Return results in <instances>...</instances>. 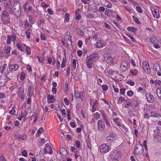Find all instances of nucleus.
<instances>
[{
	"label": "nucleus",
	"instance_id": "1",
	"mask_svg": "<svg viewBox=\"0 0 161 161\" xmlns=\"http://www.w3.org/2000/svg\"><path fill=\"white\" fill-rule=\"evenodd\" d=\"M100 56L97 52H95L87 56L86 58V62L87 67L91 69L93 66L94 62L98 59Z\"/></svg>",
	"mask_w": 161,
	"mask_h": 161
},
{
	"label": "nucleus",
	"instance_id": "2",
	"mask_svg": "<svg viewBox=\"0 0 161 161\" xmlns=\"http://www.w3.org/2000/svg\"><path fill=\"white\" fill-rule=\"evenodd\" d=\"M9 13L6 11H3L1 18V21L4 24H9L10 23V18L9 15Z\"/></svg>",
	"mask_w": 161,
	"mask_h": 161
},
{
	"label": "nucleus",
	"instance_id": "3",
	"mask_svg": "<svg viewBox=\"0 0 161 161\" xmlns=\"http://www.w3.org/2000/svg\"><path fill=\"white\" fill-rule=\"evenodd\" d=\"M143 147L142 145L139 142L135 146L134 149V154L140 155L143 153Z\"/></svg>",
	"mask_w": 161,
	"mask_h": 161
},
{
	"label": "nucleus",
	"instance_id": "4",
	"mask_svg": "<svg viewBox=\"0 0 161 161\" xmlns=\"http://www.w3.org/2000/svg\"><path fill=\"white\" fill-rule=\"evenodd\" d=\"M104 60L107 63L108 65L113 64H114V61L113 58L110 54L106 53L104 54Z\"/></svg>",
	"mask_w": 161,
	"mask_h": 161
},
{
	"label": "nucleus",
	"instance_id": "5",
	"mask_svg": "<svg viewBox=\"0 0 161 161\" xmlns=\"http://www.w3.org/2000/svg\"><path fill=\"white\" fill-rule=\"evenodd\" d=\"M5 10L4 11H6L9 12L11 14L13 13V11L12 8V5L10 1H7L4 3Z\"/></svg>",
	"mask_w": 161,
	"mask_h": 161
},
{
	"label": "nucleus",
	"instance_id": "6",
	"mask_svg": "<svg viewBox=\"0 0 161 161\" xmlns=\"http://www.w3.org/2000/svg\"><path fill=\"white\" fill-rule=\"evenodd\" d=\"M150 42L153 44V46L156 48H159L160 46L159 44V41L157 38L155 36H153L150 39Z\"/></svg>",
	"mask_w": 161,
	"mask_h": 161
},
{
	"label": "nucleus",
	"instance_id": "7",
	"mask_svg": "<svg viewBox=\"0 0 161 161\" xmlns=\"http://www.w3.org/2000/svg\"><path fill=\"white\" fill-rule=\"evenodd\" d=\"M118 157V153L116 151L112 152L109 156V161H119Z\"/></svg>",
	"mask_w": 161,
	"mask_h": 161
},
{
	"label": "nucleus",
	"instance_id": "8",
	"mask_svg": "<svg viewBox=\"0 0 161 161\" xmlns=\"http://www.w3.org/2000/svg\"><path fill=\"white\" fill-rule=\"evenodd\" d=\"M99 149L101 153H107L110 150L109 146L106 144H103L101 145L100 146Z\"/></svg>",
	"mask_w": 161,
	"mask_h": 161
},
{
	"label": "nucleus",
	"instance_id": "9",
	"mask_svg": "<svg viewBox=\"0 0 161 161\" xmlns=\"http://www.w3.org/2000/svg\"><path fill=\"white\" fill-rule=\"evenodd\" d=\"M143 69L145 72L148 74L150 73V69L149 64L147 61H144L142 63Z\"/></svg>",
	"mask_w": 161,
	"mask_h": 161
},
{
	"label": "nucleus",
	"instance_id": "10",
	"mask_svg": "<svg viewBox=\"0 0 161 161\" xmlns=\"http://www.w3.org/2000/svg\"><path fill=\"white\" fill-rule=\"evenodd\" d=\"M45 154H51L52 153V150L51 145L48 143L46 144L45 147V148L44 150Z\"/></svg>",
	"mask_w": 161,
	"mask_h": 161
},
{
	"label": "nucleus",
	"instance_id": "11",
	"mask_svg": "<svg viewBox=\"0 0 161 161\" xmlns=\"http://www.w3.org/2000/svg\"><path fill=\"white\" fill-rule=\"evenodd\" d=\"M98 130H103L105 127V124L104 121L102 120H99L97 122Z\"/></svg>",
	"mask_w": 161,
	"mask_h": 161
},
{
	"label": "nucleus",
	"instance_id": "12",
	"mask_svg": "<svg viewBox=\"0 0 161 161\" xmlns=\"http://www.w3.org/2000/svg\"><path fill=\"white\" fill-rule=\"evenodd\" d=\"M14 137L19 141H21L26 139L27 138V136L26 135H20L19 134H17L15 135Z\"/></svg>",
	"mask_w": 161,
	"mask_h": 161
},
{
	"label": "nucleus",
	"instance_id": "13",
	"mask_svg": "<svg viewBox=\"0 0 161 161\" xmlns=\"http://www.w3.org/2000/svg\"><path fill=\"white\" fill-rule=\"evenodd\" d=\"M153 69L154 71L157 72V74L158 75L160 76L161 75V73L160 72V65L158 63L154 64L153 66Z\"/></svg>",
	"mask_w": 161,
	"mask_h": 161
},
{
	"label": "nucleus",
	"instance_id": "14",
	"mask_svg": "<svg viewBox=\"0 0 161 161\" xmlns=\"http://www.w3.org/2000/svg\"><path fill=\"white\" fill-rule=\"evenodd\" d=\"M7 43L8 44L11 43V41H15L16 39V36L14 35H8L7 36Z\"/></svg>",
	"mask_w": 161,
	"mask_h": 161
},
{
	"label": "nucleus",
	"instance_id": "15",
	"mask_svg": "<svg viewBox=\"0 0 161 161\" xmlns=\"http://www.w3.org/2000/svg\"><path fill=\"white\" fill-rule=\"evenodd\" d=\"M115 136L116 134L114 133H110L109 135L106 138L107 141L109 142H113L114 140V137Z\"/></svg>",
	"mask_w": 161,
	"mask_h": 161
},
{
	"label": "nucleus",
	"instance_id": "16",
	"mask_svg": "<svg viewBox=\"0 0 161 161\" xmlns=\"http://www.w3.org/2000/svg\"><path fill=\"white\" fill-rule=\"evenodd\" d=\"M153 17L154 18H158L160 15L158 11V10L155 8H154L152 9Z\"/></svg>",
	"mask_w": 161,
	"mask_h": 161
},
{
	"label": "nucleus",
	"instance_id": "17",
	"mask_svg": "<svg viewBox=\"0 0 161 161\" xmlns=\"http://www.w3.org/2000/svg\"><path fill=\"white\" fill-rule=\"evenodd\" d=\"M47 101L48 103H54L56 101L54 96L51 95L50 94H47Z\"/></svg>",
	"mask_w": 161,
	"mask_h": 161
},
{
	"label": "nucleus",
	"instance_id": "18",
	"mask_svg": "<svg viewBox=\"0 0 161 161\" xmlns=\"http://www.w3.org/2000/svg\"><path fill=\"white\" fill-rule=\"evenodd\" d=\"M127 63L125 61H123L121 63L120 66V69L122 71H125L127 68Z\"/></svg>",
	"mask_w": 161,
	"mask_h": 161
},
{
	"label": "nucleus",
	"instance_id": "19",
	"mask_svg": "<svg viewBox=\"0 0 161 161\" xmlns=\"http://www.w3.org/2000/svg\"><path fill=\"white\" fill-rule=\"evenodd\" d=\"M146 97L148 102L149 103H152L154 101V99L153 96L150 93L146 94Z\"/></svg>",
	"mask_w": 161,
	"mask_h": 161
},
{
	"label": "nucleus",
	"instance_id": "20",
	"mask_svg": "<svg viewBox=\"0 0 161 161\" xmlns=\"http://www.w3.org/2000/svg\"><path fill=\"white\" fill-rule=\"evenodd\" d=\"M151 111L149 108H147L145 110L144 115V117L145 119H148L151 117Z\"/></svg>",
	"mask_w": 161,
	"mask_h": 161
},
{
	"label": "nucleus",
	"instance_id": "21",
	"mask_svg": "<svg viewBox=\"0 0 161 161\" xmlns=\"http://www.w3.org/2000/svg\"><path fill=\"white\" fill-rule=\"evenodd\" d=\"M150 114L151 117H154L159 118L161 117V115L159 113L155 111H151Z\"/></svg>",
	"mask_w": 161,
	"mask_h": 161
},
{
	"label": "nucleus",
	"instance_id": "22",
	"mask_svg": "<svg viewBox=\"0 0 161 161\" xmlns=\"http://www.w3.org/2000/svg\"><path fill=\"white\" fill-rule=\"evenodd\" d=\"M19 68V66L17 64H11L9 67V70L11 71H14L17 70Z\"/></svg>",
	"mask_w": 161,
	"mask_h": 161
},
{
	"label": "nucleus",
	"instance_id": "23",
	"mask_svg": "<svg viewBox=\"0 0 161 161\" xmlns=\"http://www.w3.org/2000/svg\"><path fill=\"white\" fill-rule=\"evenodd\" d=\"M97 44L96 47L97 48H100L101 47H103L106 45V43L103 42L101 41H99L96 43Z\"/></svg>",
	"mask_w": 161,
	"mask_h": 161
},
{
	"label": "nucleus",
	"instance_id": "24",
	"mask_svg": "<svg viewBox=\"0 0 161 161\" xmlns=\"http://www.w3.org/2000/svg\"><path fill=\"white\" fill-rule=\"evenodd\" d=\"M20 5L18 1H15L14 2L13 8L14 10H19L20 9Z\"/></svg>",
	"mask_w": 161,
	"mask_h": 161
},
{
	"label": "nucleus",
	"instance_id": "25",
	"mask_svg": "<svg viewBox=\"0 0 161 161\" xmlns=\"http://www.w3.org/2000/svg\"><path fill=\"white\" fill-rule=\"evenodd\" d=\"M24 92V89H23L22 90H20L18 92V96L22 100H23L24 98L25 95Z\"/></svg>",
	"mask_w": 161,
	"mask_h": 161
},
{
	"label": "nucleus",
	"instance_id": "26",
	"mask_svg": "<svg viewBox=\"0 0 161 161\" xmlns=\"http://www.w3.org/2000/svg\"><path fill=\"white\" fill-rule=\"evenodd\" d=\"M98 104L99 102L98 101L96 100L94 101L92 104V112H94L96 110Z\"/></svg>",
	"mask_w": 161,
	"mask_h": 161
},
{
	"label": "nucleus",
	"instance_id": "27",
	"mask_svg": "<svg viewBox=\"0 0 161 161\" xmlns=\"http://www.w3.org/2000/svg\"><path fill=\"white\" fill-rule=\"evenodd\" d=\"M34 92L33 87L30 86L28 90V95L29 97H31L33 95Z\"/></svg>",
	"mask_w": 161,
	"mask_h": 161
},
{
	"label": "nucleus",
	"instance_id": "28",
	"mask_svg": "<svg viewBox=\"0 0 161 161\" xmlns=\"http://www.w3.org/2000/svg\"><path fill=\"white\" fill-rule=\"evenodd\" d=\"M104 73L106 76H108L113 75L115 73V71L110 70H106Z\"/></svg>",
	"mask_w": 161,
	"mask_h": 161
},
{
	"label": "nucleus",
	"instance_id": "29",
	"mask_svg": "<svg viewBox=\"0 0 161 161\" xmlns=\"http://www.w3.org/2000/svg\"><path fill=\"white\" fill-rule=\"evenodd\" d=\"M25 29H27L28 30H30L31 28V26L28 20H26L25 21Z\"/></svg>",
	"mask_w": 161,
	"mask_h": 161
},
{
	"label": "nucleus",
	"instance_id": "30",
	"mask_svg": "<svg viewBox=\"0 0 161 161\" xmlns=\"http://www.w3.org/2000/svg\"><path fill=\"white\" fill-rule=\"evenodd\" d=\"M118 126L119 128L121 129V130L123 131H125L127 132L128 131V128L126 127L124 125H122L121 123Z\"/></svg>",
	"mask_w": 161,
	"mask_h": 161
},
{
	"label": "nucleus",
	"instance_id": "31",
	"mask_svg": "<svg viewBox=\"0 0 161 161\" xmlns=\"http://www.w3.org/2000/svg\"><path fill=\"white\" fill-rule=\"evenodd\" d=\"M125 9L129 13H130L132 11V7L129 6L123 5Z\"/></svg>",
	"mask_w": 161,
	"mask_h": 161
},
{
	"label": "nucleus",
	"instance_id": "32",
	"mask_svg": "<svg viewBox=\"0 0 161 161\" xmlns=\"http://www.w3.org/2000/svg\"><path fill=\"white\" fill-rule=\"evenodd\" d=\"M121 120L119 118H115L114 119V122L118 126L121 124Z\"/></svg>",
	"mask_w": 161,
	"mask_h": 161
},
{
	"label": "nucleus",
	"instance_id": "33",
	"mask_svg": "<svg viewBox=\"0 0 161 161\" xmlns=\"http://www.w3.org/2000/svg\"><path fill=\"white\" fill-rule=\"evenodd\" d=\"M70 15L68 13H66L65 14L64 17V22L65 23L68 22L70 19Z\"/></svg>",
	"mask_w": 161,
	"mask_h": 161
},
{
	"label": "nucleus",
	"instance_id": "34",
	"mask_svg": "<svg viewBox=\"0 0 161 161\" xmlns=\"http://www.w3.org/2000/svg\"><path fill=\"white\" fill-rule=\"evenodd\" d=\"M24 46L25 47V53L27 55H30L31 53L30 47L25 45H24Z\"/></svg>",
	"mask_w": 161,
	"mask_h": 161
},
{
	"label": "nucleus",
	"instance_id": "35",
	"mask_svg": "<svg viewBox=\"0 0 161 161\" xmlns=\"http://www.w3.org/2000/svg\"><path fill=\"white\" fill-rule=\"evenodd\" d=\"M128 113L129 114V116H130V119H129V120L132 122V121L131 120V119L133 118V117H134L135 116V114L132 112L131 111L129 110L128 112Z\"/></svg>",
	"mask_w": 161,
	"mask_h": 161
},
{
	"label": "nucleus",
	"instance_id": "36",
	"mask_svg": "<svg viewBox=\"0 0 161 161\" xmlns=\"http://www.w3.org/2000/svg\"><path fill=\"white\" fill-rule=\"evenodd\" d=\"M123 101L126 102V100H125L124 98L122 97H120L118 99H117V103L118 104H121Z\"/></svg>",
	"mask_w": 161,
	"mask_h": 161
},
{
	"label": "nucleus",
	"instance_id": "37",
	"mask_svg": "<svg viewBox=\"0 0 161 161\" xmlns=\"http://www.w3.org/2000/svg\"><path fill=\"white\" fill-rule=\"evenodd\" d=\"M64 39L65 41L68 43V42H71V38L70 35H66L64 36Z\"/></svg>",
	"mask_w": 161,
	"mask_h": 161
},
{
	"label": "nucleus",
	"instance_id": "38",
	"mask_svg": "<svg viewBox=\"0 0 161 161\" xmlns=\"http://www.w3.org/2000/svg\"><path fill=\"white\" fill-rule=\"evenodd\" d=\"M155 85L156 88H159L161 84V81L159 80H155Z\"/></svg>",
	"mask_w": 161,
	"mask_h": 161
},
{
	"label": "nucleus",
	"instance_id": "39",
	"mask_svg": "<svg viewBox=\"0 0 161 161\" xmlns=\"http://www.w3.org/2000/svg\"><path fill=\"white\" fill-rule=\"evenodd\" d=\"M156 92L158 97L161 100V89L159 88H157Z\"/></svg>",
	"mask_w": 161,
	"mask_h": 161
},
{
	"label": "nucleus",
	"instance_id": "40",
	"mask_svg": "<svg viewBox=\"0 0 161 161\" xmlns=\"http://www.w3.org/2000/svg\"><path fill=\"white\" fill-rule=\"evenodd\" d=\"M127 30L129 31L134 32L136 31V29L133 26H129L127 28Z\"/></svg>",
	"mask_w": 161,
	"mask_h": 161
},
{
	"label": "nucleus",
	"instance_id": "41",
	"mask_svg": "<svg viewBox=\"0 0 161 161\" xmlns=\"http://www.w3.org/2000/svg\"><path fill=\"white\" fill-rule=\"evenodd\" d=\"M16 47L17 48L21 51L22 52L24 51V48L22 46L21 44L19 43L16 44Z\"/></svg>",
	"mask_w": 161,
	"mask_h": 161
},
{
	"label": "nucleus",
	"instance_id": "42",
	"mask_svg": "<svg viewBox=\"0 0 161 161\" xmlns=\"http://www.w3.org/2000/svg\"><path fill=\"white\" fill-rule=\"evenodd\" d=\"M100 117V114L98 112H97L94 114V118L96 120L99 119Z\"/></svg>",
	"mask_w": 161,
	"mask_h": 161
},
{
	"label": "nucleus",
	"instance_id": "43",
	"mask_svg": "<svg viewBox=\"0 0 161 161\" xmlns=\"http://www.w3.org/2000/svg\"><path fill=\"white\" fill-rule=\"evenodd\" d=\"M125 102L126 103L125 104V108H128L129 107L132 106V103L131 102L127 101Z\"/></svg>",
	"mask_w": 161,
	"mask_h": 161
},
{
	"label": "nucleus",
	"instance_id": "44",
	"mask_svg": "<svg viewBox=\"0 0 161 161\" xmlns=\"http://www.w3.org/2000/svg\"><path fill=\"white\" fill-rule=\"evenodd\" d=\"M66 62V58H63L62 59V61L61 65V67L62 68H63L65 67Z\"/></svg>",
	"mask_w": 161,
	"mask_h": 161
},
{
	"label": "nucleus",
	"instance_id": "45",
	"mask_svg": "<svg viewBox=\"0 0 161 161\" xmlns=\"http://www.w3.org/2000/svg\"><path fill=\"white\" fill-rule=\"evenodd\" d=\"M75 96L77 98H79L81 97V94L77 90H75Z\"/></svg>",
	"mask_w": 161,
	"mask_h": 161
},
{
	"label": "nucleus",
	"instance_id": "46",
	"mask_svg": "<svg viewBox=\"0 0 161 161\" xmlns=\"http://www.w3.org/2000/svg\"><path fill=\"white\" fill-rule=\"evenodd\" d=\"M7 64H3V67L0 71V73H1L2 74H3L4 71L6 70L7 67Z\"/></svg>",
	"mask_w": 161,
	"mask_h": 161
},
{
	"label": "nucleus",
	"instance_id": "47",
	"mask_svg": "<svg viewBox=\"0 0 161 161\" xmlns=\"http://www.w3.org/2000/svg\"><path fill=\"white\" fill-rule=\"evenodd\" d=\"M40 38L42 40L46 41L47 40L46 34L44 33H41L40 34Z\"/></svg>",
	"mask_w": 161,
	"mask_h": 161
},
{
	"label": "nucleus",
	"instance_id": "48",
	"mask_svg": "<svg viewBox=\"0 0 161 161\" xmlns=\"http://www.w3.org/2000/svg\"><path fill=\"white\" fill-rule=\"evenodd\" d=\"M74 153L76 159H77L78 157L81 156L80 151H79L77 150Z\"/></svg>",
	"mask_w": 161,
	"mask_h": 161
},
{
	"label": "nucleus",
	"instance_id": "49",
	"mask_svg": "<svg viewBox=\"0 0 161 161\" xmlns=\"http://www.w3.org/2000/svg\"><path fill=\"white\" fill-rule=\"evenodd\" d=\"M76 60L75 59H73V61L72 63V67L74 70H75L76 69Z\"/></svg>",
	"mask_w": 161,
	"mask_h": 161
},
{
	"label": "nucleus",
	"instance_id": "50",
	"mask_svg": "<svg viewBox=\"0 0 161 161\" xmlns=\"http://www.w3.org/2000/svg\"><path fill=\"white\" fill-rule=\"evenodd\" d=\"M86 143L87 144V146L90 149H91L92 147V143L91 142L90 140H88L86 142Z\"/></svg>",
	"mask_w": 161,
	"mask_h": 161
},
{
	"label": "nucleus",
	"instance_id": "51",
	"mask_svg": "<svg viewBox=\"0 0 161 161\" xmlns=\"http://www.w3.org/2000/svg\"><path fill=\"white\" fill-rule=\"evenodd\" d=\"M101 114L102 115V116L103 117V119L104 120H106V119L107 118V115L106 114V113L103 110L101 111Z\"/></svg>",
	"mask_w": 161,
	"mask_h": 161
},
{
	"label": "nucleus",
	"instance_id": "52",
	"mask_svg": "<svg viewBox=\"0 0 161 161\" xmlns=\"http://www.w3.org/2000/svg\"><path fill=\"white\" fill-rule=\"evenodd\" d=\"M154 132L155 134H157V136H160V135L161 134L160 131L158 128L156 130H154Z\"/></svg>",
	"mask_w": 161,
	"mask_h": 161
},
{
	"label": "nucleus",
	"instance_id": "53",
	"mask_svg": "<svg viewBox=\"0 0 161 161\" xmlns=\"http://www.w3.org/2000/svg\"><path fill=\"white\" fill-rule=\"evenodd\" d=\"M25 74L24 72H21L20 75V78L21 80H23L25 78Z\"/></svg>",
	"mask_w": 161,
	"mask_h": 161
},
{
	"label": "nucleus",
	"instance_id": "54",
	"mask_svg": "<svg viewBox=\"0 0 161 161\" xmlns=\"http://www.w3.org/2000/svg\"><path fill=\"white\" fill-rule=\"evenodd\" d=\"M131 74L133 75H136L138 73V71L135 69H131L130 70Z\"/></svg>",
	"mask_w": 161,
	"mask_h": 161
},
{
	"label": "nucleus",
	"instance_id": "55",
	"mask_svg": "<svg viewBox=\"0 0 161 161\" xmlns=\"http://www.w3.org/2000/svg\"><path fill=\"white\" fill-rule=\"evenodd\" d=\"M136 9L137 12L140 13H142V9L141 7L139 6H136Z\"/></svg>",
	"mask_w": 161,
	"mask_h": 161
},
{
	"label": "nucleus",
	"instance_id": "56",
	"mask_svg": "<svg viewBox=\"0 0 161 161\" xmlns=\"http://www.w3.org/2000/svg\"><path fill=\"white\" fill-rule=\"evenodd\" d=\"M53 59H54V57H49L47 59V63L50 64H51L52 63Z\"/></svg>",
	"mask_w": 161,
	"mask_h": 161
},
{
	"label": "nucleus",
	"instance_id": "57",
	"mask_svg": "<svg viewBox=\"0 0 161 161\" xmlns=\"http://www.w3.org/2000/svg\"><path fill=\"white\" fill-rule=\"evenodd\" d=\"M10 49L11 47L8 46L5 47V49L4 50V51L5 53H9Z\"/></svg>",
	"mask_w": 161,
	"mask_h": 161
},
{
	"label": "nucleus",
	"instance_id": "58",
	"mask_svg": "<svg viewBox=\"0 0 161 161\" xmlns=\"http://www.w3.org/2000/svg\"><path fill=\"white\" fill-rule=\"evenodd\" d=\"M133 19L138 24H140L141 23L138 19L135 16H133Z\"/></svg>",
	"mask_w": 161,
	"mask_h": 161
},
{
	"label": "nucleus",
	"instance_id": "59",
	"mask_svg": "<svg viewBox=\"0 0 161 161\" xmlns=\"http://www.w3.org/2000/svg\"><path fill=\"white\" fill-rule=\"evenodd\" d=\"M43 131V128L42 127H41L39 129H38L37 131L36 134H38L39 135L42 133Z\"/></svg>",
	"mask_w": 161,
	"mask_h": 161
},
{
	"label": "nucleus",
	"instance_id": "60",
	"mask_svg": "<svg viewBox=\"0 0 161 161\" xmlns=\"http://www.w3.org/2000/svg\"><path fill=\"white\" fill-rule=\"evenodd\" d=\"M133 94V92L132 90H129L127 92V95L129 97H131Z\"/></svg>",
	"mask_w": 161,
	"mask_h": 161
},
{
	"label": "nucleus",
	"instance_id": "61",
	"mask_svg": "<svg viewBox=\"0 0 161 161\" xmlns=\"http://www.w3.org/2000/svg\"><path fill=\"white\" fill-rule=\"evenodd\" d=\"M86 17L88 18H96L94 16V15L92 14L91 13L88 14L87 15Z\"/></svg>",
	"mask_w": 161,
	"mask_h": 161
},
{
	"label": "nucleus",
	"instance_id": "62",
	"mask_svg": "<svg viewBox=\"0 0 161 161\" xmlns=\"http://www.w3.org/2000/svg\"><path fill=\"white\" fill-rule=\"evenodd\" d=\"M103 90L104 91H107L108 89V86L106 85H102Z\"/></svg>",
	"mask_w": 161,
	"mask_h": 161
},
{
	"label": "nucleus",
	"instance_id": "63",
	"mask_svg": "<svg viewBox=\"0 0 161 161\" xmlns=\"http://www.w3.org/2000/svg\"><path fill=\"white\" fill-rule=\"evenodd\" d=\"M127 83L128 84L130 85L131 86H134L135 84V82L132 80H130L127 81Z\"/></svg>",
	"mask_w": 161,
	"mask_h": 161
},
{
	"label": "nucleus",
	"instance_id": "64",
	"mask_svg": "<svg viewBox=\"0 0 161 161\" xmlns=\"http://www.w3.org/2000/svg\"><path fill=\"white\" fill-rule=\"evenodd\" d=\"M41 6L43 8H47L49 6V5L47 4L46 3L44 2H42L41 3Z\"/></svg>",
	"mask_w": 161,
	"mask_h": 161
}]
</instances>
